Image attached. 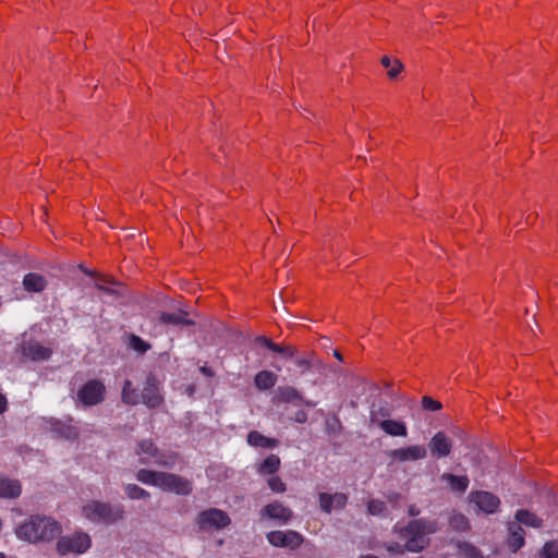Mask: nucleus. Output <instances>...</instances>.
<instances>
[{
  "label": "nucleus",
  "mask_w": 558,
  "mask_h": 558,
  "mask_svg": "<svg viewBox=\"0 0 558 558\" xmlns=\"http://www.w3.org/2000/svg\"><path fill=\"white\" fill-rule=\"evenodd\" d=\"M438 523L429 519H415L410 521L405 526L400 523L395 525V532L399 538L404 541L407 551L420 553L428 546V535L438 531Z\"/></svg>",
  "instance_id": "1"
},
{
  "label": "nucleus",
  "mask_w": 558,
  "mask_h": 558,
  "mask_svg": "<svg viewBox=\"0 0 558 558\" xmlns=\"http://www.w3.org/2000/svg\"><path fill=\"white\" fill-rule=\"evenodd\" d=\"M61 532L59 523L47 517H32L29 521L16 527L15 533L20 539L29 543L49 542Z\"/></svg>",
  "instance_id": "2"
},
{
  "label": "nucleus",
  "mask_w": 558,
  "mask_h": 558,
  "mask_svg": "<svg viewBox=\"0 0 558 558\" xmlns=\"http://www.w3.org/2000/svg\"><path fill=\"white\" fill-rule=\"evenodd\" d=\"M82 512L92 522L110 524L122 519L124 510L121 506L92 501L83 507Z\"/></svg>",
  "instance_id": "3"
},
{
  "label": "nucleus",
  "mask_w": 558,
  "mask_h": 558,
  "mask_svg": "<svg viewBox=\"0 0 558 558\" xmlns=\"http://www.w3.org/2000/svg\"><path fill=\"white\" fill-rule=\"evenodd\" d=\"M142 464H157L160 466L172 468L175 464L177 456L174 453H165L160 451L151 440H141L135 450Z\"/></svg>",
  "instance_id": "4"
},
{
  "label": "nucleus",
  "mask_w": 558,
  "mask_h": 558,
  "mask_svg": "<svg viewBox=\"0 0 558 558\" xmlns=\"http://www.w3.org/2000/svg\"><path fill=\"white\" fill-rule=\"evenodd\" d=\"M90 538L85 533H75L70 536H63L58 541L57 549L62 556L68 554H83L90 547Z\"/></svg>",
  "instance_id": "5"
},
{
  "label": "nucleus",
  "mask_w": 558,
  "mask_h": 558,
  "mask_svg": "<svg viewBox=\"0 0 558 558\" xmlns=\"http://www.w3.org/2000/svg\"><path fill=\"white\" fill-rule=\"evenodd\" d=\"M141 402L149 409L158 408L163 402L161 384L153 374H148L140 393Z\"/></svg>",
  "instance_id": "6"
},
{
  "label": "nucleus",
  "mask_w": 558,
  "mask_h": 558,
  "mask_svg": "<svg viewBox=\"0 0 558 558\" xmlns=\"http://www.w3.org/2000/svg\"><path fill=\"white\" fill-rule=\"evenodd\" d=\"M106 387L98 379H90L85 383L77 392L78 400L86 407L100 403L105 399Z\"/></svg>",
  "instance_id": "7"
},
{
  "label": "nucleus",
  "mask_w": 558,
  "mask_h": 558,
  "mask_svg": "<svg viewBox=\"0 0 558 558\" xmlns=\"http://www.w3.org/2000/svg\"><path fill=\"white\" fill-rule=\"evenodd\" d=\"M231 520L227 512L217 508L204 510L197 517V524L202 530H220L228 526Z\"/></svg>",
  "instance_id": "8"
},
{
  "label": "nucleus",
  "mask_w": 558,
  "mask_h": 558,
  "mask_svg": "<svg viewBox=\"0 0 558 558\" xmlns=\"http://www.w3.org/2000/svg\"><path fill=\"white\" fill-rule=\"evenodd\" d=\"M267 541L275 547L289 548L291 550L299 548L304 542V537L296 531H271L266 535Z\"/></svg>",
  "instance_id": "9"
},
{
  "label": "nucleus",
  "mask_w": 558,
  "mask_h": 558,
  "mask_svg": "<svg viewBox=\"0 0 558 558\" xmlns=\"http://www.w3.org/2000/svg\"><path fill=\"white\" fill-rule=\"evenodd\" d=\"M158 488L178 495H189L192 492V483L180 475L161 472Z\"/></svg>",
  "instance_id": "10"
},
{
  "label": "nucleus",
  "mask_w": 558,
  "mask_h": 558,
  "mask_svg": "<svg viewBox=\"0 0 558 558\" xmlns=\"http://www.w3.org/2000/svg\"><path fill=\"white\" fill-rule=\"evenodd\" d=\"M387 456L390 458L391 463L413 462L425 459L427 450L423 445H412L390 450L387 452Z\"/></svg>",
  "instance_id": "11"
},
{
  "label": "nucleus",
  "mask_w": 558,
  "mask_h": 558,
  "mask_svg": "<svg viewBox=\"0 0 558 558\" xmlns=\"http://www.w3.org/2000/svg\"><path fill=\"white\" fill-rule=\"evenodd\" d=\"M470 500L485 513H494L500 505L497 496L488 492H474L470 494Z\"/></svg>",
  "instance_id": "12"
},
{
  "label": "nucleus",
  "mask_w": 558,
  "mask_h": 558,
  "mask_svg": "<svg viewBox=\"0 0 558 558\" xmlns=\"http://www.w3.org/2000/svg\"><path fill=\"white\" fill-rule=\"evenodd\" d=\"M260 514L264 518L276 520L281 523H287L288 521H290L292 519V515H293L292 510L289 509L288 507L283 506L279 501H275V502L266 505L262 509Z\"/></svg>",
  "instance_id": "13"
},
{
  "label": "nucleus",
  "mask_w": 558,
  "mask_h": 558,
  "mask_svg": "<svg viewBox=\"0 0 558 558\" xmlns=\"http://www.w3.org/2000/svg\"><path fill=\"white\" fill-rule=\"evenodd\" d=\"M318 499L320 509L326 513H330L332 510L343 509L348 501L347 495L342 493H320Z\"/></svg>",
  "instance_id": "14"
},
{
  "label": "nucleus",
  "mask_w": 558,
  "mask_h": 558,
  "mask_svg": "<svg viewBox=\"0 0 558 558\" xmlns=\"http://www.w3.org/2000/svg\"><path fill=\"white\" fill-rule=\"evenodd\" d=\"M52 351L50 348L44 347L37 341H24L22 343V354L32 361L48 360Z\"/></svg>",
  "instance_id": "15"
},
{
  "label": "nucleus",
  "mask_w": 558,
  "mask_h": 558,
  "mask_svg": "<svg viewBox=\"0 0 558 558\" xmlns=\"http://www.w3.org/2000/svg\"><path fill=\"white\" fill-rule=\"evenodd\" d=\"M429 449L436 458L447 457L451 452L452 441L444 432H438L430 439Z\"/></svg>",
  "instance_id": "16"
},
{
  "label": "nucleus",
  "mask_w": 558,
  "mask_h": 558,
  "mask_svg": "<svg viewBox=\"0 0 558 558\" xmlns=\"http://www.w3.org/2000/svg\"><path fill=\"white\" fill-rule=\"evenodd\" d=\"M47 284V278L38 272H28L23 278V288L29 293H40Z\"/></svg>",
  "instance_id": "17"
},
{
  "label": "nucleus",
  "mask_w": 558,
  "mask_h": 558,
  "mask_svg": "<svg viewBox=\"0 0 558 558\" xmlns=\"http://www.w3.org/2000/svg\"><path fill=\"white\" fill-rule=\"evenodd\" d=\"M21 492L22 487L19 481L0 475V497L16 498Z\"/></svg>",
  "instance_id": "18"
},
{
  "label": "nucleus",
  "mask_w": 558,
  "mask_h": 558,
  "mask_svg": "<svg viewBox=\"0 0 558 558\" xmlns=\"http://www.w3.org/2000/svg\"><path fill=\"white\" fill-rule=\"evenodd\" d=\"M378 426L390 436L405 437L408 435L407 425L400 421L384 420L378 422Z\"/></svg>",
  "instance_id": "19"
},
{
  "label": "nucleus",
  "mask_w": 558,
  "mask_h": 558,
  "mask_svg": "<svg viewBox=\"0 0 558 558\" xmlns=\"http://www.w3.org/2000/svg\"><path fill=\"white\" fill-rule=\"evenodd\" d=\"M121 400L128 405H137L141 403L140 393L130 379H125L122 385Z\"/></svg>",
  "instance_id": "20"
},
{
  "label": "nucleus",
  "mask_w": 558,
  "mask_h": 558,
  "mask_svg": "<svg viewBox=\"0 0 558 558\" xmlns=\"http://www.w3.org/2000/svg\"><path fill=\"white\" fill-rule=\"evenodd\" d=\"M441 480L446 481L453 492L464 493L469 486L468 476H457L451 473H444Z\"/></svg>",
  "instance_id": "21"
},
{
  "label": "nucleus",
  "mask_w": 558,
  "mask_h": 558,
  "mask_svg": "<svg viewBox=\"0 0 558 558\" xmlns=\"http://www.w3.org/2000/svg\"><path fill=\"white\" fill-rule=\"evenodd\" d=\"M247 442L253 447L274 448L278 445L275 438H268L257 430H253L247 435Z\"/></svg>",
  "instance_id": "22"
},
{
  "label": "nucleus",
  "mask_w": 558,
  "mask_h": 558,
  "mask_svg": "<svg viewBox=\"0 0 558 558\" xmlns=\"http://www.w3.org/2000/svg\"><path fill=\"white\" fill-rule=\"evenodd\" d=\"M160 322L172 325H193V322L187 318V313L183 311H178L175 313H161Z\"/></svg>",
  "instance_id": "23"
},
{
  "label": "nucleus",
  "mask_w": 558,
  "mask_h": 558,
  "mask_svg": "<svg viewBox=\"0 0 558 558\" xmlns=\"http://www.w3.org/2000/svg\"><path fill=\"white\" fill-rule=\"evenodd\" d=\"M255 385L260 390L272 388L277 383V376L270 371H260L255 376Z\"/></svg>",
  "instance_id": "24"
},
{
  "label": "nucleus",
  "mask_w": 558,
  "mask_h": 558,
  "mask_svg": "<svg viewBox=\"0 0 558 558\" xmlns=\"http://www.w3.org/2000/svg\"><path fill=\"white\" fill-rule=\"evenodd\" d=\"M510 535L508 538V546L517 551L524 545V532L520 525L511 524L509 526Z\"/></svg>",
  "instance_id": "25"
},
{
  "label": "nucleus",
  "mask_w": 558,
  "mask_h": 558,
  "mask_svg": "<svg viewBox=\"0 0 558 558\" xmlns=\"http://www.w3.org/2000/svg\"><path fill=\"white\" fill-rule=\"evenodd\" d=\"M279 397L281 401L284 402H303L307 407H315V403L312 401H304L302 395L292 387L281 388L279 391Z\"/></svg>",
  "instance_id": "26"
},
{
  "label": "nucleus",
  "mask_w": 558,
  "mask_h": 558,
  "mask_svg": "<svg viewBox=\"0 0 558 558\" xmlns=\"http://www.w3.org/2000/svg\"><path fill=\"white\" fill-rule=\"evenodd\" d=\"M280 459L276 454H269L258 466L257 471L262 475L275 474L280 468Z\"/></svg>",
  "instance_id": "27"
},
{
  "label": "nucleus",
  "mask_w": 558,
  "mask_h": 558,
  "mask_svg": "<svg viewBox=\"0 0 558 558\" xmlns=\"http://www.w3.org/2000/svg\"><path fill=\"white\" fill-rule=\"evenodd\" d=\"M515 519L520 524L526 526L539 527L542 525V519L527 510H519L515 514Z\"/></svg>",
  "instance_id": "28"
},
{
  "label": "nucleus",
  "mask_w": 558,
  "mask_h": 558,
  "mask_svg": "<svg viewBox=\"0 0 558 558\" xmlns=\"http://www.w3.org/2000/svg\"><path fill=\"white\" fill-rule=\"evenodd\" d=\"M161 472L142 469L137 472L136 478L143 484L158 486Z\"/></svg>",
  "instance_id": "29"
},
{
  "label": "nucleus",
  "mask_w": 558,
  "mask_h": 558,
  "mask_svg": "<svg viewBox=\"0 0 558 558\" xmlns=\"http://www.w3.org/2000/svg\"><path fill=\"white\" fill-rule=\"evenodd\" d=\"M381 64L388 70L387 74L390 78H396L403 69V65L399 60H392L387 56L381 58Z\"/></svg>",
  "instance_id": "30"
},
{
  "label": "nucleus",
  "mask_w": 558,
  "mask_h": 558,
  "mask_svg": "<svg viewBox=\"0 0 558 558\" xmlns=\"http://www.w3.org/2000/svg\"><path fill=\"white\" fill-rule=\"evenodd\" d=\"M458 548L460 556L463 558H483L481 550L471 543H459Z\"/></svg>",
  "instance_id": "31"
},
{
  "label": "nucleus",
  "mask_w": 558,
  "mask_h": 558,
  "mask_svg": "<svg viewBox=\"0 0 558 558\" xmlns=\"http://www.w3.org/2000/svg\"><path fill=\"white\" fill-rule=\"evenodd\" d=\"M125 494L130 499H147L150 497V494L147 490L135 484L126 485Z\"/></svg>",
  "instance_id": "32"
},
{
  "label": "nucleus",
  "mask_w": 558,
  "mask_h": 558,
  "mask_svg": "<svg viewBox=\"0 0 558 558\" xmlns=\"http://www.w3.org/2000/svg\"><path fill=\"white\" fill-rule=\"evenodd\" d=\"M450 525L457 531H465L469 529V521L463 514L454 513L450 518Z\"/></svg>",
  "instance_id": "33"
},
{
  "label": "nucleus",
  "mask_w": 558,
  "mask_h": 558,
  "mask_svg": "<svg viewBox=\"0 0 558 558\" xmlns=\"http://www.w3.org/2000/svg\"><path fill=\"white\" fill-rule=\"evenodd\" d=\"M129 344L134 351L138 353H145L150 348V345L146 341H144L142 338L135 335H132L130 337Z\"/></svg>",
  "instance_id": "34"
},
{
  "label": "nucleus",
  "mask_w": 558,
  "mask_h": 558,
  "mask_svg": "<svg viewBox=\"0 0 558 558\" xmlns=\"http://www.w3.org/2000/svg\"><path fill=\"white\" fill-rule=\"evenodd\" d=\"M368 513L372 515L383 514L386 510V505L381 500L373 499L367 505Z\"/></svg>",
  "instance_id": "35"
},
{
  "label": "nucleus",
  "mask_w": 558,
  "mask_h": 558,
  "mask_svg": "<svg viewBox=\"0 0 558 558\" xmlns=\"http://www.w3.org/2000/svg\"><path fill=\"white\" fill-rule=\"evenodd\" d=\"M542 555L544 558H558V544L556 542H547L543 547Z\"/></svg>",
  "instance_id": "36"
},
{
  "label": "nucleus",
  "mask_w": 558,
  "mask_h": 558,
  "mask_svg": "<svg viewBox=\"0 0 558 558\" xmlns=\"http://www.w3.org/2000/svg\"><path fill=\"white\" fill-rule=\"evenodd\" d=\"M269 488L274 493H284L287 487L286 484L278 476H271L267 481Z\"/></svg>",
  "instance_id": "37"
},
{
  "label": "nucleus",
  "mask_w": 558,
  "mask_h": 558,
  "mask_svg": "<svg viewBox=\"0 0 558 558\" xmlns=\"http://www.w3.org/2000/svg\"><path fill=\"white\" fill-rule=\"evenodd\" d=\"M271 351L281 353L288 359H292L296 352V349L292 345H280V344L275 343Z\"/></svg>",
  "instance_id": "38"
},
{
  "label": "nucleus",
  "mask_w": 558,
  "mask_h": 558,
  "mask_svg": "<svg viewBox=\"0 0 558 558\" xmlns=\"http://www.w3.org/2000/svg\"><path fill=\"white\" fill-rule=\"evenodd\" d=\"M422 405L425 410L428 411H437L441 409V403L439 401L434 400L433 398L427 396L423 397Z\"/></svg>",
  "instance_id": "39"
},
{
  "label": "nucleus",
  "mask_w": 558,
  "mask_h": 558,
  "mask_svg": "<svg viewBox=\"0 0 558 558\" xmlns=\"http://www.w3.org/2000/svg\"><path fill=\"white\" fill-rule=\"evenodd\" d=\"M295 364L302 369V372H306L311 368V360L307 357H298L295 359Z\"/></svg>",
  "instance_id": "40"
},
{
  "label": "nucleus",
  "mask_w": 558,
  "mask_h": 558,
  "mask_svg": "<svg viewBox=\"0 0 558 558\" xmlns=\"http://www.w3.org/2000/svg\"><path fill=\"white\" fill-rule=\"evenodd\" d=\"M256 343L265 345L269 350H271L272 347L275 345V342H272L270 339L263 337V336L256 338Z\"/></svg>",
  "instance_id": "41"
},
{
  "label": "nucleus",
  "mask_w": 558,
  "mask_h": 558,
  "mask_svg": "<svg viewBox=\"0 0 558 558\" xmlns=\"http://www.w3.org/2000/svg\"><path fill=\"white\" fill-rule=\"evenodd\" d=\"M387 549H388L389 551H391V553H397V554H403V553H404V550H407V549L404 548V545L402 546V545L397 544V543L389 545V546L387 547Z\"/></svg>",
  "instance_id": "42"
},
{
  "label": "nucleus",
  "mask_w": 558,
  "mask_h": 558,
  "mask_svg": "<svg viewBox=\"0 0 558 558\" xmlns=\"http://www.w3.org/2000/svg\"><path fill=\"white\" fill-rule=\"evenodd\" d=\"M294 421L298 423H305L307 421V414L304 411H298L294 415Z\"/></svg>",
  "instance_id": "43"
},
{
  "label": "nucleus",
  "mask_w": 558,
  "mask_h": 558,
  "mask_svg": "<svg viewBox=\"0 0 558 558\" xmlns=\"http://www.w3.org/2000/svg\"><path fill=\"white\" fill-rule=\"evenodd\" d=\"M7 407H8L7 398L2 393H0V414H2L7 410Z\"/></svg>",
  "instance_id": "44"
},
{
  "label": "nucleus",
  "mask_w": 558,
  "mask_h": 558,
  "mask_svg": "<svg viewBox=\"0 0 558 558\" xmlns=\"http://www.w3.org/2000/svg\"><path fill=\"white\" fill-rule=\"evenodd\" d=\"M408 512H409V515H411V517H417L421 511H420V509L415 505H411L409 507Z\"/></svg>",
  "instance_id": "45"
},
{
  "label": "nucleus",
  "mask_w": 558,
  "mask_h": 558,
  "mask_svg": "<svg viewBox=\"0 0 558 558\" xmlns=\"http://www.w3.org/2000/svg\"><path fill=\"white\" fill-rule=\"evenodd\" d=\"M105 282H107L105 279H102V280H97V282H96V287H97L98 289L105 290V291H107V292H111V290H110V289L105 288V286H104V283H105Z\"/></svg>",
  "instance_id": "46"
},
{
  "label": "nucleus",
  "mask_w": 558,
  "mask_h": 558,
  "mask_svg": "<svg viewBox=\"0 0 558 558\" xmlns=\"http://www.w3.org/2000/svg\"><path fill=\"white\" fill-rule=\"evenodd\" d=\"M333 355H335V357H336V359H338L339 361H341V360H342V356H341V354H340L338 351H335Z\"/></svg>",
  "instance_id": "47"
},
{
  "label": "nucleus",
  "mask_w": 558,
  "mask_h": 558,
  "mask_svg": "<svg viewBox=\"0 0 558 558\" xmlns=\"http://www.w3.org/2000/svg\"><path fill=\"white\" fill-rule=\"evenodd\" d=\"M201 371H202L204 374H207V375H209V374H210V373H209V371H208L206 367H202V368H201Z\"/></svg>",
  "instance_id": "48"
},
{
  "label": "nucleus",
  "mask_w": 558,
  "mask_h": 558,
  "mask_svg": "<svg viewBox=\"0 0 558 558\" xmlns=\"http://www.w3.org/2000/svg\"><path fill=\"white\" fill-rule=\"evenodd\" d=\"M361 558H378V557H376L374 555H366V556H362Z\"/></svg>",
  "instance_id": "49"
},
{
  "label": "nucleus",
  "mask_w": 558,
  "mask_h": 558,
  "mask_svg": "<svg viewBox=\"0 0 558 558\" xmlns=\"http://www.w3.org/2000/svg\"><path fill=\"white\" fill-rule=\"evenodd\" d=\"M0 558H5L4 554L0 553Z\"/></svg>",
  "instance_id": "50"
}]
</instances>
